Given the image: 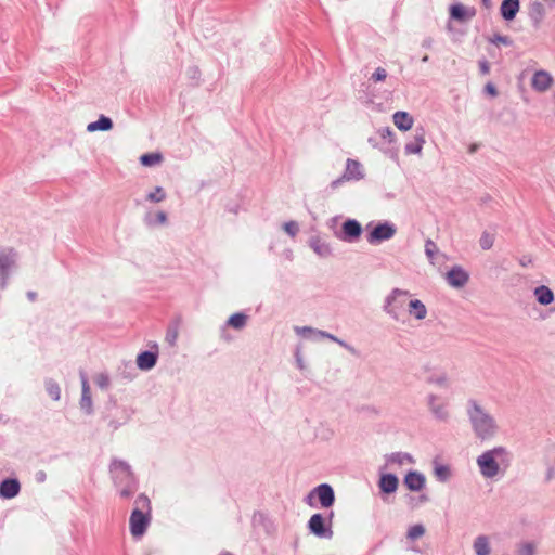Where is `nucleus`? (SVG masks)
I'll return each mask as SVG.
<instances>
[{
  "instance_id": "64",
  "label": "nucleus",
  "mask_w": 555,
  "mask_h": 555,
  "mask_svg": "<svg viewBox=\"0 0 555 555\" xmlns=\"http://www.w3.org/2000/svg\"><path fill=\"white\" fill-rule=\"evenodd\" d=\"M26 296L30 301H35V291H28Z\"/></svg>"
},
{
  "instance_id": "25",
  "label": "nucleus",
  "mask_w": 555,
  "mask_h": 555,
  "mask_svg": "<svg viewBox=\"0 0 555 555\" xmlns=\"http://www.w3.org/2000/svg\"><path fill=\"white\" fill-rule=\"evenodd\" d=\"M533 295L535 300L542 306H548L555 300L553 291L546 285L537 286Z\"/></svg>"
},
{
  "instance_id": "49",
  "label": "nucleus",
  "mask_w": 555,
  "mask_h": 555,
  "mask_svg": "<svg viewBox=\"0 0 555 555\" xmlns=\"http://www.w3.org/2000/svg\"><path fill=\"white\" fill-rule=\"evenodd\" d=\"M387 78V72L383 67H377L374 73L371 75L370 80L373 82H380Z\"/></svg>"
},
{
  "instance_id": "38",
  "label": "nucleus",
  "mask_w": 555,
  "mask_h": 555,
  "mask_svg": "<svg viewBox=\"0 0 555 555\" xmlns=\"http://www.w3.org/2000/svg\"><path fill=\"white\" fill-rule=\"evenodd\" d=\"M44 385L49 396L55 401L59 400L61 396V388L59 384L52 378H47L44 380Z\"/></svg>"
},
{
  "instance_id": "45",
  "label": "nucleus",
  "mask_w": 555,
  "mask_h": 555,
  "mask_svg": "<svg viewBox=\"0 0 555 555\" xmlns=\"http://www.w3.org/2000/svg\"><path fill=\"white\" fill-rule=\"evenodd\" d=\"M130 420V414L126 409H122V415L120 417V421L111 420L108 422V427H111L113 430H117L122 424L127 423Z\"/></svg>"
},
{
  "instance_id": "42",
  "label": "nucleus",
  "mask_w": 555,
  "mask_h": 555,
  "mask_svg": "<svg viewBox=\"0 0 555 555\" xmlns=\"http://www.w3.org/2000/svg\"><path fill=\"white\" fill-rule=\"evenodd\" d=\"M178 339V326L177 325H169L166 331L165 335V341L169 346H175Z\"/></svg>"
},
{
  "instance_id": "18",
  "label": "nucleus",
  "mask_w": 555,
  "mask_h": 555,
  "mask_svg": "<svg viewBox=\"0 0 555 555\" xmlns=\"http://www.w3.org/2000/svg\"><path fill=\"white\" fill-rule=\"evenodd\" d=\"M399 486V479L397 475L392 473L380 474L378 480V487L382 493L391 494L395 493Z\"/></svg>"
},
{
  "instance_id": "7",
  "label": "nucleus",
  "mask_w": 555,
  "mask_h": 555,
  "mask_svg": "<svg viewBox=\"0 0 555 555\" xmlns=\"http://www.w3.org/2000/svg\"><path fill=\"white\" fill-rule=\"evenodd\" d=\"M318 500L322 508H330L335 503V492L331 485L321 483L314 487L305 498V502L314 506L313 501Z\"/></svg>"
},
{
  "instance_id": "35",
  "label": "nucleus",
  "mask_w": 555,
  "mask_h": 555,
  "mask_svg": "<svg viewBox=\"0 0 555 555\" xmlns=\"http://www.w3.org/2000/svg\"><path fill=\"white\" fill-rule=\"evenodd\" d=\"M434 464H435V468H434V474L436 476V478L440 481V482H446L450 479L451 477V469L448 465H444V464H438L437 461H434Z\"/></svg>"
},
{
  "instance_id": "16",
  "label": "nucleus",
  "mask_w": 555,
  "mask_h": 555,
  "mask_svg": "<svg viewBox=\"0 0 555 555\" xmlns=\"http://www.w3.org/2000/svg\"><path fill=\"white\" fill-rule=\"evenodd\" d=\"M403 485L410 491L420 492L426 485L425 475L418 470H409L403 478Z\"/></svg>"
},
{
  "instance_id": "60",
  "label": "nucleus",
  "mask_w": 555,
  "mask_h": 555,
  "mask_svg": "<svg viewBox=\"0 0 555 555\" xmlns=\"http://www.w3.org/2000/svg\"><path fill=\"white\" fill-rule=\"evenodd\" d=\"M189 73H190L192 78H197L201 75V72H199L198 67H195V66L194 67H190L189 68Z\"/></svg>"
},
{
  "instance_id": "21",
  "label": "nucleus",
  "mask_w": 555,
  "mask_h": 555,
  "mask_svg": "<svg viewBox=\"0 0 555 555\" xmlns=\"http://www.w3.org/2000/svg\"><path fill=\"white\" fill-rule=\"evenodd\" d=\"M520 9L519 0H503L500 7V14L503 20L513 21Z\"/></svg>"
},
{
  "instance_id": "54",
  "label": "nucleus",
  "mask_w": 555,
  "mask_h": 555,
  "mask_svg": "<svg viewBox=\"0 0 555 555\" xmlns=\"http://www.w3.org/2000/svg\"><path fill=\"white\" fill-rule=\"evenodd\" d=\"M478 65L481 75H488L490 73V64L487 60H480Z\"/></svg>"
},
{
  "instance_id": "36",
  "label": "nucleus",
  "mask_w": 555,
  "mask_h": 555,
  "mask_svg": "<svg viewBox=\"0 0 555 555\" xmlns=\"http://www.w3.org/2000/svg\"><path fill=\"white\" fill-rule=\"evenodd\" d=\"M162 159L163 155L158 152L145 153L140 156V163L145 167L157 165L162 162Z\"/></svg>"
},
{
  "instance_id": "50",
  "label": "nucleus",
  "mask_w": 555,
  "mask_h": 555,
  "mask_svg": "<svg viewBox=\"0 0 555 555\" xmlns=\"http://www.w3.org/2000/svg\"><path fill=\"white\" fill-rule=\"evenodd\" d=\"M493 246V237L487 233H483L480 237V247L483 250H488Z\"/></svg>"
},
{
  "instance_id": "20",
  "label": "nucleus",
  "mask_w": 555,
  "mask_h": 555,
  "mask_svg": "<svg viewBox=\"0 0 555 555\" xmlns=\"http://www.w3.org/2000/svg\"><path fill=\"white\" fill-rule=\"evenodd\" d=\"M553 77L551 74L546 70L540 69L533 74L531 85L535 91L544 92L551 87Z\"/></svg>"
},
{
  "instance_id": "17",
  "label": "nucleus",
  "mask_w": 555,
  "mask_h": 555,
  "mask_svg": "<svg viewBox=\"0 0 555 555\" xmlns=\"http://www.w3.org/2000/svg\"><path fill=\"white\" fill-rule=\"evenodd\" d=\"M449 13L452 20L457 22H465L476 15V9L474 7H465L462 3H454L450 5Z\"/></svg>"
},
{
  "instance_id": "59",
  "label": "nucleus",
  "mask_w": 555,
  "mask_h": 555,
  "mask_svg": "<svg viewBox=\"0 0 555 555\" xmlns=\"http://www.w3.org/2000/svg\"><path fill=\"white\" fill-rule=\"evenodd\" d=\"M369 143L373 146V147H376V149H379V146L382 145V142L378 141L377 138L375 137H371L369 138Z\"/></svg>"
},
{
  "instance_id": "32",
  "label": "nucleus",
  "mask_w": 555,
  "mask_h": 555,
  "mask_svg": "<svg viewBox=\"0 0 555 555\" xmlns=\"http://www.w3.org/2000/svg\"><path fill=\"white\" fill-rule=\"evenodd\" d=\"M168 221V217H167V214L165 211H157L156 214H151V212H147L145 216H144V223L147 225V227H151V228H154V227H158V225H164L166 224Z\"/></svg>"
},
{
  "instance_id": "30",
  "label": "nucleus",
  "mask_w": 555,
  "mask_h": 555,
  "mask_svg": "<svg viewBox=\"0 0 555 555\" xmlns=\"http://www.w3.org/2000/svg\"><path fill=\"white\" fill-rule=\"evenodd\" d=\"M295 332L311 340H320L324 338L325 331L313 328L311 326H295Z\"/></svg>"
},
{
  "instance_id": "31",
  "label": "nucleus",
  "mask_w": 555,
  "mask_h": 555,
  "mask_svg": "<svg viewBox=\"0 0 555 555\" xmlns=\"http://www.w3.org/2000/svg\"><path fill=\"white\" fill-rule=\"evenodd\" d=\"M409 313L416 320H424L427 315L426 306L420 299H411L408 304Z\"/></svg>"
},
{
  "instance_id": "14",
  "label": "nucleus",
  "mask_w": 555,
  "mask_h": 555,
  "mask_svg": "<svg viewBox=\"0 0 555 555\" xmlns=\"http://www.w3.org/2000/svg\"><path fill=\"white\" fill-rule=\"evenodd\" d=\"M21 482L16 477H5L0 481V499L11 500L18 495Z\"/></svg>"
},
{
  "instance_id": "48",
  "label": "nucleus",
  "mask_w": 555,
  "mask_h": 555,
  "mask_svg": "<svg viewBox=\"0 0 555 555\" xmlns=\"http://www.w3.org/2000/svg\"><path fill=\"white\" fill-rule=\"evenodd\" d=\"M283 229L291 237H295L299 232V224L296 221H287L283 224Z\"/></svg>"
},
{
  "instance_id": "56",
  "label": "nucleus",
  "mask_w": 555,
  "mask_h": 555,
  "mask_svg": "<svg viewBox=\"0 0 555 555\" xmlns=\"http://www.w3.org/2000/svg\"><path fill=\"white\" fill-rule=\"evenodd\" d=\"M554 477H555V467L551 465V466L547 467V470H546V474H545V481L548 482Z\"/></svg>"
},
{
  "instance_id": "40",
  "label": "nucleus",
  "mask_w": 555,
  "mask_h": 555,
  "mask_svg": "<svg viewBox=\"0 0 555 555\" xmlns=\"http://www.w3.org/2000/svg\"><path fill=\"white\" fill-rule=\"evenodd\" d=\"M166 198V192L162 186H156L153 192L146 195V201L151 203H160Z\"/></svg>"
},
{
  "instance_id": "12",
  "label": "nucleus",
  "mask_w": 555,
  "mask_h": 555,
  "mask_svg": "<svg viewBox=\"0 0 555 555\" xmlns=\"http://www.w3.org/2000/svg\"><path fill=\"white\" fill-rule=\"evenodd\" d=\"M158 345L153 343L150 350H144L138 353L135 359L137 367L141 371H151L158 361Z\"/></svg>"
},
{
  "instance_id": "46",
  "label": "nucleus",
  "mask_w": 555,
  "mask_h": 555,
  "mask_svg": "<svg viewBox=\"0 0 555 555\" xmlns=\"http://www.w3.org/2000/svg\"><path fill=\"white\" fill-rule=\"evenodd\" d=\"M517 555H535V546L531 542H525L519 544L517 548Z\"/></svg>"
},
{
  "instance_id": "44",
  "label": "nucleus",
  "mask_w": 555,
  "mask_h": 555,
  "mask_svg": "<svg viewBox=\"0 0 555 555\" xmlns=\"http://www.w3.org/2000/svg\"><path fill=\"white\" fill-rule=\"evenodd\" d=\"M438 253V247L436 245V243L430 240V238H427L425 241V254L427 256V258L433 261L434 258H435V255Z\"/></svg>"
},
{
  "instance_id": "19",
  "label": "nucleus",
  "mask_w": 555,
  "mask_h": 555,
  "mask_svg": "<svg viewBox=\"0 0 555 555\" xmlns=\"http://www.w3.org/2000/svg\"><path fill=\"white\" fill-rule=\"evenodd\" d=\"M424 143H425V130L423 127H418L415 129L414 140L411 142H408L404 145V153L406 155L421 154Z\"/></svg>"
},
{
  "instance_id": "61",
  "label": "nucleus",
  "mask_w": 555,
  "mask_h": 555,
  "mask_svg": "<svg viewBox=\"0 0 555 555\" xmlns=\"http://www.w3.org/2000/svg\"><path fill=\"white\" fill-rule=\"evenodd\" d=\"M47 476L46 473L42 470L37 472V482H43L46 480Z\"/></svg>"
},
{
  "instance_id": "47",
  "label": "nucleus",
  "mask_w": 555,
  "mask_h": 555,
  "mask_svg": "<svg viewBox=\"0 0 555 555\" xmlns=\"http://www.w3.org/2000/svg\"><path fill=\"white\" fill-rule=\"evenodd\" d=\"M489 41L493 44H504L506 47H511L513 44V40L508 37V36H505V35H501V34H495L493 35V37H491L489 39Z\"/></svg>"
},
{
  "instance_id": "4",
  "label": "nucleus",
  "mask_w": 555,
  "mask_h": 555,
  "mask_svg": "<svg viewBox=\"0 0 555 555\" xmlns=\"http://www.w3.org/2000/svg\"><path fill=\"white\" fill-rule=\"evenodd\" d=\"M410 295L409 291L401 288H393L389 295L386 296L383 305V311L388 314L392 320L400 321L401 314L404 311L406 297Z\"/></svg>"
},
{
  "instance_id": "1",
  "label": "nucleus",
  "mask_w": 555,
  "mask_h": 555,
  "mask_svg": "<svg viewBox=\"0 0 555 555\" xmlns=\"http://www.w3.org/2000/svg\"><path fill=\"white\" fill-rule=\"evenodd\" d=\"M109 472L120 498L130 499L139 488V481L131 466L124 460L113 459L109 464Z\"/></svg>"
},
{
  "instance_id": "15",
  "label": "nucleus",
  "mask_w": 555,
  "mask_h": 555,
  "mask_svg": "<svg viewBox=\"0 0 555 555\" xmlns=\"http://www.w3.org/2000/svg\"><path fill=\"white\" fill-rule=\"evenodd\" d=\"M81 378V398H80V409L87 415H91L93 413V402L91 398L90 384L88 378L83 372H80Z\"/></svg>"
},
{
  "instance_id": "43",
  "label": "nucleus",
  "mask_w": 555,
  "mask_h": 555,
  "mask_svg": "<svg viewBox=\"0 0 555 555\" xmlns=\"http://www.w3.org/2000/svg\"><path fill=\"white\" fill-rule=\"evenodd\" d=\"M94 384L100 389H107L109 384H111L109 375L107 373H105V372L96 374L95 377H94Z\"/></svg>"
},
{
  "instance_id": "51",
  "label": "nucleus",
  "mask_w": 555,
  "mask_h": 555,
  "mask_svg": "<svg viewBox=\"0 0 555 555\" xmlns=\"http://www.w3.org/2000/svg\"><path fill=\"white\" fill-rule=\"evenodd\" d=\"M379 150L384 154L388 155L390 158H392V159L397 158V149L393 146V144H391V145L388 144L386 146L384 143H382V145L379 146Z\"/></svg>"
},
{
  "instance_id": "22",
  "label": "nucleus",
  "mask_w": 555,
  "mask_h": 555,
  "mask_svg": "<svg viewBox=\"0 0 555 555\" xmlns=\"http://www.w3.org/2000/svg\"><path fill=\"white\" fill-rule=\"evenodd\" d=\"M529 18L534 29H539L542 20L545 16V8L540 1H533L529 5Z\"/></svg>"
},
{
  "instance_id": "41",
  "label": "nucleus",
  "mask_w": 555,
  "mask_h": 555,
  "mask_svg": "<svg viewBox=\"0 0 555 555\" xmlns=\"http://www.w3.org/2000/svg\"><path fill=\"white\" fill-rule=\"evenodd\" d=\"M379 139L383 140L384 144H395V133L389 127H385L378 130Z\"/></svg>"
},
{
  "instance_id": "55",
  "label": "nucleus",
  "mask_w": 555,
  "mask_h": 555,
  "mask_svg": "<svg viewBox=\"0 0 555 555\" xmlns=\"http://www.w3.org/2000/svg\"><path fill=\"white\" fill-rule=\"evenodd\" d=\"M336 344H338L339 346L344 347L345 349H347L352 354H356L354 347H352L351 345L347 344L345 340H343V339L337 337Z\"/></svg>"
},
{
  "instance_id": "57",
  "label": "nucleus",
  "mask_w": 555,
  "mask_h": 555,
  "mask_svg": "<svg viewBox=\"0 0 555 555\" xmlns=\"http://www.w3.org/2000/svg\"><path fill=\"white\" fill-rule=\"evenodd\" d=\"M295 358H296L297 366L300 370H302L304 369V361H302V358L300 356V350L298 348L296 349Z\"/></svg>"
},
{
  "instance_id": "33",
  "label": "nucleus",
  "mask_w": 555,
  "mask_h": 555,
  "mask_svg": "<svg viewBox=\"0 0 555 555\" xmlns=\"http://www.w3.org/2000/svg\"><path fill=\"white\" fill-rule=\"evenodd\" d=\"M387 463H395L402 465L405 461L410 464L414 463V459L410 453L406 452H393L386 455Z\"/></svg>"
},
{
  "instance_id": "13",
  "label": "nucleus",
  "mask_w": 555,
  "mask_h": 555,
  "mask_svg": "<svg viewBox=\"0 0 555 555\" xmlns=\"http://www.w3.org/2000/svg\"><path fill=\"white\" fill-rule=\"evenodd\" d=\"M447 283L453 288H462L469 281V273L461 266L451 267L446 273Z\"/></svg>"
},
{
  "instance_id": "8",
  "label": "nucleus",
  "mask_w": 555,
  "mask_h": 555,
  "mask_svg": "<svg viewBox=\"0 0 555 555\" xmlns=\"http://www.w3.org/2000/svg\"><path fill=\"white\" fill-rule=\"evenodd\" d=\"M363 178L364 171L362 164L357 159L348 158L344 173L339 178L333 180L330 188L335 190L346 181H360Z\"/></svg>"
},
{
  "instance_id": "26",
  "label": "nucleus",
  "mask_w": 555,
  "mask_h": 555,
  "mask_svg": "<svg viewBox=\"0 0 555 555\" xmlns=\"http://www.w3.org/2000/svg\"><path fill=\"white\" fill-rule=\"evenodd\" d=\"M438 397L434 393L428 395L427 403L430 412L439 421H447L449 413L443 404H437Z\"/></svg>"
},
{
  "instance_id": "28",
  "label": "nucleus",
  "mask_w": 555,
  "mask_h": 555,
  "mask_svg": "<svg viewBox=\"0 0 555 555\" xmlns=\"http://www.w3.org/2000/svg\"><path fill=\"white\" fill-rule=\"evenodd\" d=\"M309 245L313 251L322 258H327L333 253L331 245L320 237H311Z\"/></svg>"
},
{
  "instance_id": "34",
  "label": "nucleus",
  "mask_w": 555,
  "mask_h": 555,
  "mask_svg": "<svg viewBox=\"0 0 555 555\" xmlns=\"http://www.w3.org/2000/svg\"><path fill=\"white\" fill-rule=\"evenodd\" d=\"M474 551L476 555H489L490 545L489 540L486 535H478L474 541Z\"/></svg>"
},
{
  "instance_id": "53",
  "label": "nucleus",
  "mask_w": 555,
  "mask_h": 555,
  "mask_svg": "<svg viewBox=\"0 0 555 555\" xmlns=\"http://www.w3.org/2000/svg\"><path fill=\"white\" fill-rule=\"evenodd\" d=\"M483 91H485L486 94H488V95H490L492 98L496 96L498 93H499L495 85L493 82H491V81L486 83V86L483 88Z\"/></svg>"
},
{
  "instance_id": "58",
  "label": "nucleus",
  "mask_w": 555,
  "mask_h": 555,
  "mask_svg": "<svg viewBox=\"0 0 555 555\" xmlns=\"http://www.w3.org/2000/svg\"><path fill=\"white\" fill-rule=\"evenodd\" d=\"M433 43H434L433 38L427 37V38H425V39L423 40V42H422V47H423V48H425V49H430V48H431V46H433Z\"/></svg>"
},
{
  "instance_id": "24",
  "label": "nucleus",
  "mask_w": 555,
  "mask_h": 555,
  "mask_svg": "<svg viewBox=\"0 0 555 555\" xmlns=\"http://www.w3.org/2000/svg\"><path fill=\"white\" fill-rule=\"evenodd\" d=\"M137 369L134 366V364L132 363V361H121L120 364L118 365L117 367V377L126 380V382H131L133 380L138 373H137Z\"/></svg>"
},
{
  "instance_id": "37",
  "label": "nucleus",
  "mask_w": 555,
  "mask_h": 555,
  "mask_svg": "<svg viewBox=\"0 0 555 555\" xmlns=\"http://www.w3.org/2000/svg\"><path fill=\"white\" fill-rule=\"evenodd\" d=\"M133 509H139L140 512L142 513H150L152 512V506H151V500L149 499V496L144 493H141L137 496V499L134 500V508Z\"/></svg>"
},
{
  "instance_id": "62",
  "label": "nucleus",
  "mask_w": 555,
  "mask_h": 555,
  "mask_svg": "<svg viewBox=\"0 0 555 555\" xmlns=\"http://www.w3.org/2000/svg\"><path fill=\"white\" fill-rule=\"evenodd\" d=\"M324 338H327L334 343H336V340H337V337L328 332H325Z\"/></svg>"
},
{
  "instance_id": "6",
  "label": "nucleus",
  "mask_w": 555,
  "mask_h": 555,
  "mask_svg": "<svg viewBox=\"0 0 555 555\" xmlns=\"http://www.w3.org/2000/svg\"><path fill=\"white\" fill-rule=\"evenodd\" d=\"M366 241L371 245H378L385 241L392 238L397 232V227L390 221H379L375 225L373 223L366 227Z\"/></svg>"
},
{
  "instance_id": "3",
  "label": "nucleus",
  "mask_w": 555,
  "mask_h": 555,
  "mask_svg": "<svg viewBox=\"0 0 555 555\" xmlns=\"http://www.w3.org/2000/svg\"><path fill=\"white\" fill-rule=\"evenodd\" d=\"M508 451L505 447L499 446L482 452L477 457V465L480 474L486 478H493L499 474L500 463H508Z\"/></svg>"
},
{
  "instance_id": "9",
  "label": "nucleus",
  "mask_w": 555,
  "mask_h": 555,
  "mask_svg": "<svg viewBox=\"0 0 555 555\" xmlns=\"http://www.w3.org/2000/svg\"><path fill=\"white\" fill-rule=\"evenodd\" d=\"M362 233L361 223L357 219L348 218L343 222L340 230L334 232V235L343 242L354 243L361 237Z\"/></svg>"
},
{
  "instance_id": "2",
  "label": "nucleus",
  "mask_w": 555,
  "mask_h": 555,
  "mask_svg": "<svg viewBox=\"0 0 555 555\" xmlns=\"http://www.w3.org/2000/svg\"><path fill=\"white\" fill-rule=\"evenodd\" d=\"M467 416L477 438L487 440L495 435L498 426L494 418L474 399L467 401Z\"/></svg>"
},
{
  "instance_id": "11",
  "label": "nucleus",
  "mask_w": 555,
  "mask_h": 555,
  "mask_svg": "<svg viewBox=\"0 0 555 555\" xmlns=\"http://www.w3.org/2000/svg\"><path fill=\"white\" fill-rule=\"evenodd\" d=\"M16 253L14 249L0 250V288L4 289L8 285L11 269L15 263Z\"/></svg>"
},
{
  "instance_id": "5",
  "label": "nucleus",
  "mask_w": 555,
  "mask_h": 555,
  "mask_svg": "<svg viewBox=\"0 0 555 555\" xmlns=\"http://www.w3.org/2000/svg\"><path fill=\"white\" fill-rule=\"evenodd\" d=\"M334 518V512L331 511L327 515L322 513L313 514L308 520L307 528L310 533L320 539H332L334 532L332 530V524Z\"/></svg>"
},
{
  "instance_id": "27",
  "label": "nucleus",
  "mask_w": 555,
  "mask_h": 555,
  "mask_svg": "<svg viewBox=\"0 0 555 555\" xmlns=\"http://www.w3.org/2000/svg\"><path fill=\"white\" fill-rule=\"evenodd\" d=\"M113 127H114V122H113L112 118H109L105 115H100V117L95 121L88 124L87 131L88 132L109 131L113 129Z\"/></svg>"
},
{
  "instance_id": "10",
  "label": "nucleus",
  "mask_w": 555,
  "mask_h": 555,
  "mask_svg": "<svg viewBox=\"0 0 555 555\" xmlns=\"http://www.w3.org/2000/svg\"><path fill=\"white\" fill-rule=\"evenodd\" d=\"M151 518L150 513H142L139 509H132L129 518L130 533L134 538L142 537L147 530Z\"/></svg>"
},
{
  "instance_id": "39",
  "label": "nucleus",
  "mask_w": 555,
  "mask_h": 555,
  "mask_svg": "<svg viewBox=\"0 0 555 555\" xmlns=\"http://www.w3.org/2000/svg\"><path fill=\"white\" fill-rule=\"evenodd\" d=\"M425 533V527L422 524H415L411 526L406 532V538L414 541Z\"/></svg>"
},
{
  "instance_id": "63",
  "label": "nucleus",
  "mask_w": 555,
  "mask_h": 555,
  "mask_svg": "<svg viewBox=\"0 0 555 555\" xmlns=\"http://www.w3.org/2000/svg\"><path fill=\"white\" fill-rule=\"evenodd\" d=\"M481 1V4L486 8V9H491L492 7V1L491 0H480Z\"/></svg>"
},
{
  "instance_id": "52",
  "label": "nucleus",
  "mask_w": 555,
  "mask_h": 555,
  "mask_svg": "<svg viewBox=\"0 0 555 555\" xmlns=\"http://www.w3.org/2000/svg\"><path fill=\"white\" fill-rule=\"evenodd\" d=\"M427 383L436 384V385H439V386H444L446 383H447V376H446V374H441V375H438V376H430V377L427 378Z\"/></svg>"
},
{
  "instance_id": "23",
  "label": "nucleus",
  "mask_w": 555,
  "mask_h": 555,
  "mask_svg": "<svg viewBox=\"0 0 555 555\" xmlns=\"http://www.w3.org/2000/svg\"><path fill=\"white\" fill-rule=\"evenodd\" d=\"M395 126L401 131H408L413 127V117L404 111H398L392 115Z\"/></svg>"
},
{
  "instance_id": "29",
  "label": "nucleus",
  "mask_w": 555,
  "mask_h": 555,
  "mask_svg": "<svg viewBox=\"0 0 555 555\" xmlns=\"http://www.w3.org/2000/svg\"><path fill=\"white\" fill-rule=\"evenodd\" d=\"M248 315L245 312H235L229 317L225 324L223 325V330L227 327H232L236 331L243 330L247 324Z\"/></svg>"
}]
</instances>
